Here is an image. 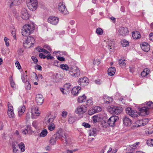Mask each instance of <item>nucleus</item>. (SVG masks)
Returning a JSON list of instances; mask_svg holds the SVG:
<instances>
[{"label": "nucleus", "instance_id": "64", "mask_svg": "<svg viewBox=\"0 0 153 153\" xmlns=\"http://www.w3.org/2000/svg\"><path fill=\"white\" fill-rule=\"evenodd\" d=\"M129 146L132 149H134L136 148V145L134 144L130 145Z\"/></svg>", "mask_w": 153, "mask_h": 153}, {"label": "nucleus", "instance_id": "51", "mask_svg": "<svg viewBox=\"0 0 153 153\" xmlns=\"http://www.w3.org/2000/svg\"><path fill=\"white\" fill-rule=\"evenodd\" d=\"M60 90L61 92L64 94H67L69 92L67 90L65 89V88H61L60 89Z\"/></svg>", "mask_w": 153, "mask_h": 153}, {"label": "nucleus", "instance_id": "25", "mask_svg": "<svg viewBox=\"0 0 153 153\" xmlns=\"http://www.w3.org/2000/svg\"><path fill=\"white\" fill-rule=\"evenodd\" d=\"M81 87H74L72 90L71 93L73 95H76L78 94L79 91Z\"/></svg>", "mask_w": 153, "mask_h": 153}, {"label": "nucleus", "instance_id": "46", "mask_svg": "<svg viewBox=\"0 0 153 153\" xmlns=\"http://www.w3.org/2000/svg\"><path fill=\"white\" fill-rule=\"evenodd\" d=\"M75 118L73 117H70L68 120V122L70 124H73L75 121Z\"/></svg>", "mask_w": 153, "mask_h": 153}, {"label": "nucleus", "instance_id": "57", "mask_svg": "<svg viewBox=\"0 0 153 153\" xmlns=\"http://www.w3.org/2000/svg\"><path fill=\"white\" fill-rule=\"evenodd\" d=\"M16 66L19 69H20L21 68V66L19 62L17 61L15 63Z\"/></svg>", "mask_w": 153, "mask_h": 153}, {"label": "nucleus", "instance_id": "17", "mask_svg": "<svg viewBox=\"0 0 153 153\" xmlns=\"http://www.w3.org/2000/svg\"><path fill=\"white\" fill-rule=\"evenodd\" d=\"M118 32L120 35L125 36L128 33V31L127 27H121L119 29Z\"/></svg>", "mask_w": 153, "mask_h": 153}, {"label": "nucleus", "instance_id": "44", "mask_svg": "<svg viewBox=\"0 0 153 153\" xmlns=\"http://www.w3.org/2000/svg\"><path fill=\"white\" fill-rule=\"evenodd\" d=\"M96 32L98 34L100 35H102L103 33V30L100 27H98L97 28L96 30Z\"/></svg>", "mask_w": 153, "mask_h": 153}, {"label": "nucleus", "instance_id": "49", "mask_svg": "<svg viewBox=\"0 0 153 153\" xmlns=\"http://www.w3.org/2000/svg\"><path fill=\"white\" fill-rule=\"evenodd\" d=\"M65 139L67 144L68 145L71 144L73 142V140H71L70 138H68L67 139V138H66V139Z\"/></svg>", "mask_w": 153, "mask_h": 153}, {"label": "nucleus", "instance_id": "31", "mask_svg": "<svg viewBox=\"0 0 153 153\" xmlns=\"http://www.w3.org/2000/svg\"><path fill=\"white\" fill-rule=\"evenodd\" d=\"M149 72V70L147 68L145 69L142 72L141 75L142 76H147Z\"/></svg>", "mask_w": 153, "mask_h": 153}, {"label": "nucleus", "instance_id": "56", "mask_svg": "<svg viewBox=\"0 0 153 153\" xmlns=\"http://www.w3.org/2000/svg\"><path fill=\"white\" fill-rule=\"evenodd\" d=\"M98 119V116L95 115L93 117V120L94 122H96Z\"/></svg>", "mask_w": 153, "mask_h": 153}, {"label": "nucleus", "instance_id": "12", "mask_svg": "<svg viewBox=\"0 0 153 153\" xmlns=\"http://www.w3.org/2000/svg\"><path fill=\"white\" fill-rule=\"evenodd\" d=\"M118 120V118L117 117L112 116L108 120L107 123L110 126H113L115 122Z\"/></svg>", "mask_w": 153, "mask_h": 153}, {"label": "nucleus", "instance_id": "36", "mask_svg": "<svg viewBox=\"0 0 153 153\" xmlns=\"http://www.w3.org/2000/svg\"><path fill=\"white\" fill-rule=\"evenodd\" d=\"M121 44L123 47H126L128 46L129 44L128 42L126 40L124 39L121 41Z\"/></svg>", "mask_w": 153, "mask_h": 153}, {"label": "nucleus", "instance_id": "59", "mask_svg": "<svg viewBox=\"0 0 153 153\" xmlns=\"http://www.w3.org/2000/svg\"><path fill=\"white\" fill-rule=\"evenodd\" d=\"M57 59L61 61H64L65 60V58L63 57L58 56L57 57Z\"/></svg>", "mask_w": 153, "mask_h": 153}, {"label": "nucleus", "instance_id": "9", "mask_svg": "<svg viewBox=\"0 0 153 153\" xmlns=\"http://www.w3.org/2000/svg\"><path fill=\"white\" fill-rule=\"evenodd\" d=\"M33 118H36L40 114V113L39 111L38 108L35 106H33L31 108V112Z\"/></svg>", "mask_w": 153, "mask_h": 153}, {"label": "nucleus", "instance_id": "10", "mask_svg": "<svg viewBox=\"0 0 153 153\" xmlns=\"http://www.w3.org/2000/svg\"><path fill=\"white\" fill-rule=\"evenodd\" d=\"M87 110V108L85 105H81L76 108V113L81 114L86 112Z\"/></svg>", "mask_w": 153, "mask_h": 153}, {"label": "nucleus", "instance_id": "15", "mask_svg": "<svg viewBox=\"0 0 153 153\" xmlns=\"http://www.w3.org/2000/svg\"><path fill=\"white\" fill-rule=\"evenodd\" d=\"M36 101L38 105H41L44 102V98L43 96L40 94L36 95Z\"/></svg>", "mask_w": 153, "mask_h": 153}, {"label": "nucleus", "instance_id": "39", "mask_svg": "<svg viewBox=\"0 0 153 153\" xmlns=\"http://www.w3.org/2000/svg\"><path fill=\"white\" fill-rule=\"evenodd\" d=\"M48 134L47 130L46 129L43 130L40 134L41 137H44L46 136Z\"/></svg>", "mask_w": 153, "mask_h": 153}, {"label": "nucleus", "instance_id": "40", "mask_svg": "<svg viewBox=\"0 0 153 153\" xmlns=\"http://www.w3.org/2000/svg\"><path fill=\"white\" fill-rule=\"evenodd\" d=\"M25 86L26 89L27 90H30L31 88V85L27 79L26 82H25Z\"/></svg>", "mask_w": 153, "mask_h": 153}, {"label": "nucleus", "instance_id": "43", "mask_svg": "<svg viewBox=\"0 0 153 153\" xmlns=\"http://www.w3.org/2000/svg\"><path fill=\"white\" fill-rule=\"evenodd\" d=\"M56 137H53L51 138L49 142L51 145H54L56 143Z\"/></svg>", "mask_w": 153, "mask_h": 153}, {"label": "nucleus", "instance_id": "27", "mask_svg": "<svg viewBox=\"0 0 153 153\" xmlns=\"http://www.w3.org/2000/svg\"><path fill=\"white\" fill-rule=\"evenodd\" d=\"M132 36L134 39H137L140 38V35L139 32L135 31L132 33Z\"/></svg>", "mask_w": 153, "mask_h": 153}, {"label": "nucleus", "instance_id": "3", "mask_svg": "<svg viewBox=\"0 0 153 153\" xmlns=\"http://www.w3.org/2000/svg\"><path fill=\"white\" fill-rule=\"evenodd\" d=\"M68 74L69 75L72 76L76 77L79 75L80 72L79 68H77L71 67H69Z\"/></svg>", "mask_w": 153, "mask_h": 153}, {"label": "nucleus", "instance_id": "4", "mask_svg": "<svg viewBox=\"0 0 153 153\" xmlns=\"http://www.w3.org/2000/svg\"><path fill=\"white\" fill-rule=\"evenodd\" d=\"M38 2L37 0H27V6L31 10H35L37 8Z\"/></svg>", "mask_w": 153, "mask_h": 153}, {"label": "nucleus", "instance_id": "30", "mask_svg": "<svg viewBox=\"0 0 153 153\" xmlns=\"http://www.w3.org/2000/svg\"><path fill=\"white\" fill-rule=\"evenodd\" d=\"M55 128V126L54 123H51L49 124L48 127V130L51 131H53Z\"/></svg>", "mask_w": 153, "mask_h": 153}, {"label": "nucleus", "instance_id": "24", "mask_svg": "<svg viewBox=\"0 0 153 153\" xmlns=\"http://www.w3.org/2000/svg\"><path fill=\"white\" fill-rule=\"evenodd\" d=\"M56 137L59 138H61L62 137H64L65 139H66V137L65 135V133L63 131H59L56 134Z\"/></svg>", "mask_w": 153, "mask_h": 153}, {"label": "nucleus", "instance_id": "28", "mask_svg": "<svg viewBox=\"0 0 153 153\" xmlns=\"http://www.w3.org/2000/svg\"><path fill=\"white\" fill-rule=\"evenodd\" d=\"M141 120H137L136 121L134 125L132 127V128H135L137 127L140 126H143L142 124Z\"/></svg>", "mask_w": 153, "mask_h": 153}, {"label": "nucleus", "instance_id": "58", "mask_svg": "<svg viewBox=\"0 0 153 153\" xmlns=\"http://www.w3.org/2000/svg\"><path fill=\"white\" fill-rule=\"evenodd\" d=\"M48 55L47 56H46V58H47V59H54V58L50 55V54H48Z\"/></svg>", "mask_w": 153, "mask_h": 153}, {"label": "nucleus", "instance_id": "21", "mask_svg": "<svg viewBox=\"0 0 153 153\" xmlns=\"http://www.w3.org/2000/svg\"><path fill=\"white\" fill-rule=\"evenodd\" d=\"M141 46L142 49L144 51L148 52L150 49L149 45L146 43H142Z\"/></svg>", "mask_w": 153, "mask_h": 153}, {"label": "nucleus", "instance_id": "50", "mask_svg": "<svg viewBox=\"0 0 153 153\" xmlns=\"http://www.w3.org/2000/svg\"><path fill=\"white\" fill-rule=\"evenodd\" d=\"M95 112H98L102 110V108L99 106H96L94 108Z\"/></svg>", "mask_w": 153, "mask_h": 153}, {"label": "nucleus", "instance_id": "33", "mask_svg": "<svg viewBox=\"0 0 153 153\" xmlns=\"http://www.w3.org/2000/svg\"><path fill=\"white\" fill-rule=\"evenodd\" d=\"M106 44L108 45V48L109 49H111V47H113L114 45V42L113 41H108L107 42Z\"/></svg>", "mask_w": 153, "mask_h": 153}, {"label": "nucleus", "instance_id": "14", "mask_svg": "<svg viewBox=\"0 0 153 153\" xmlns=\"http://www.w3.org/2000/svg\"><path fill=\"white\" fill-rule=\"evenodd\" d=\"M7 114L9 117L10 118L14 117L15 114L13 112V107L10 104H8Z\"/></svg>", "mask_w": 153, "mask_h": 153}, {"label": "nucleus", "instance_id": "7", "mask_svg": "<svg viewBox=\"0 0 153 153\" xmlns=\"http://www.w3.org/2000/svg\"><path fill=\"white\" fill-rule=\"evenodd\" d=\"M58 8L59 11L62 13L66 15L68 13L66 8L63 2H60L58 5Z\"/></svg>", "mask_w": 153, "mask_h": 153}, {"label": "nucleus", "instance_id": "1", "mask_svg": "<svg viewBox=\"0 0 153 153\" xmlns=\"http://www.w3.org/2000/svg\"><path fill=\"white\" fill-rule=\"evenodd\" d=\"M35 29V26L33 24H26L22 27L21 34L24 37L29 36Z\"/></svg>", "mask_w": 153, "mask_h": 153}, {"label": "nucleus", "instance_id": "42", "mask_svg": "<svg viewBox=\"0 0 153 153\" xmlns=\"http://www.w3.org/2000/svg\"><path fill=\"white\" fill-rule=\"evenodd\" d=\"M148 108L149 109H153V102H152L149 101L146 103Z\"/></svg>", "mask_w": 153, "mask_h": 153}, {"label": "nucleus", "instance_id": "32", "mask_svg": "<svg viewBox=\"0 0 153 153\" xmlns=\"http://www.w3.org/2000/svg\"><path fill=\"white\" fill-rule=\"evenodd\" d=\"M124 59H120L119 60V63L120 66L123 68H125L126 66V63Z\"/></svg>", "mask_w": 153, "mask_h": 153}, {"label": "nucleus", "instance_id": "52", "mask_svg": "<svg viewBox=\"0 0 153 153\" xmlns=\"http://www.w3.org/2000/svg\"><path fill=\"white\" fill-rule=\"evenodd\" d=\"M27 75H24L23 74L21 76V78L22 80V81L24 82H26V79L27 80Z\"/></svg>", "mask_w": 153, "mask_h": 153}, {"label": "nucleus", "instance_id": "5", "mask_svg": "<svg viewBox=\"0 0 153 153\" xmlns=\"http://www.w3.org/2000/svg\"><path fill=\"white\" fill-rule=\"evenodd\" d=\"M35 42L33 38L31 36L28 37L24 43V46L27 48H30L32 46Z\"/></svg>", "mask_w": 153, "mask_h": 153}, {"label": "nucleus", "instance_id": "53", "mask_svg": "<svg viewBox=\"0 0 153 153\" xmlns=\"http://www.w3.org/2000/svg\"><path fill=\"white\" fill-rule=\"evenodd\" d=\"M95 111L94 109H91L88 111V114L90 115H91L95 113Z\"/></svg>", "mask_w": 153, "mask_h": 153}, {"label": "nucleus", "instance_id": "26", "mask_svg": "<svg viewBox=\"0 0 153 153\" xmlns=\"http://www.w3.org/2000/svg\"><path fill=\"white\" fill-rule=\"evenodd\" d=\"M31 131L30 126L29 125H27L25 129L22 130V133L24 134H26L27 133H30Z\"/></svg>", "mask_w": 153, "mask_h": 153}, {"label": "nucleus", "instance_id": "34", "mask_svg": "<svg viewBox=\"0 0 153 153\" xmlns=\"http://www.w3.org/2000/svg\"><path fill=\"white\" fill-rule=\"evenodd\" d=\"M60 68L63 70L65 71H68L69 68L67 64H61L60 65Z\"/></svg>", "mask_w": 153, "mask_h": 153}, {"label": "nucleus", "instance_id": "11", "mask_svg": "<svg viewBox=\"0 0 153 153\" xmlns=\"http://www.w3.org/2000/svg\"><path fill=\"white\" fill-rule=\"evenodd\" d=\"M78 82L81 86H86L88 84L89 80L86 77L81 78L79 79Z\"/></svg>", "mask_w": 153, "mask_h": 153}, {"label": "nucleus", "instance_id": "37", "mask_svg": "<svg viewBox=\"0 0 153 153\" xmlns=\"http://www.w3.org/2000/svg\"><path fill=\"white\" fill-rule=\"evenodd\" d=\"M19 148L21 150L22 152H24L25 150V145L22 142H21L19 144H18Z\"/></svg>", "mask_w": 153, "mask_h": 153}, {"label": "nucleus", "instance_id": "38", "mask_svg": "<svg viewBox=\"0 0 153 153\" xmlns=\"http://www.w3.org/2000/svg\"><path fill=\"white\" fill-rule=\"evenodd\" d=\"M18 143L16 142H14L13 144V152H15L16 150V152H18L20 151V150L18 148Z\"/></svg>", "mask_w": 153, "mask_h": 153}, {"label": "nucleus", "instance_id": "61", "mask_svg": "<svg viewBox=\"0 0 153 153\" xmlns=\"http://www.w3.org/2000/svg\"><path fill=\"white\" fill-rule=\"evenodd\" d=\"M11 33L12 34L13 36L14 37V39H16V31L15 30H14L12 31Z\"/></svg>", "mask_w": 153, "mask_h": 153}, {"label": "nucleus", "instance_id": "45", "mask_svg": "<svg viewBox=\"0 0 153 153\" xmlns=\"http://www.w3.org/2000/svg\"><path fill=\"white\" fill-rule=\"evenodd\" d=\"M146 143L149 146H153V139H149L147 140Z\"/></svg>", "mask_w": 153, "mask_h": 153}, {"label": "nucleus", "instance_id": "18", "mask_svg": "<svg viewBox=\"0 0 153 153\" xmlns=\"http://www.w3.org/2000/svg\"><path fill=\"white\" fill-rule=\"evenodd\" d=\"M139 115L143 114L144 115H147L148 114L149 110V108L146 107H143L139 108Z\"/></svg>", "mask_w": 153, "mask_h": 153}, {"label": "nucleus", "instance_id": "47", "mask_svg": "<svg viewBox=\"0 0 153 153\" xmlns=\"http://www.w3.org/2000/svg\"><path fill=\"white\" fill-rule=\"evenodd\" d=\"M71 85L69 83H67L65 85L64 88H65L69 92L70 90L71 89Z\"/></svg>", "mask_w": 153, "mask_h": 153}, {"label": "nucleus", "instance_id": "19", "mask_svg": "<svg viewBox=\"0 0 153 153\" xmlns=\"http://www.w3.org/2000/svg\"><path fill=\"white\" fill-rule=\"evenodd\" d=\"M124 125L126 126H129L132 123L131 120L128 117H125L123 119Z\"/></svg>", "mask_w": 153, "mask_h": 153}, {"label": "nucleus", "instance_id": "2", "mask_svg": "<svg viewBox=\"0 0 153 153\" xmlns=\"http://www.w3.org/2000/svg\"><path fill=\"white\" fill-rule=\"evenodd\" d=\"M108 110L111 114L118 115L122 112L123 108L120 106H110L108 107Z\"/></svg>", "mask_w": 153, "mask_h": 153}, {"label": "nucleus", "instance_id": "20", "mask_svg": "<svg viewBox=\"0 0 153 153\" xmlns=\"http://www.w3.org/2000/svg\"><path fill=\"white\" fill-rule=\"evenodd\" d=\"M25 107L24 105H21L19 107L18 111L19 116H21L23 114L25 111Z\"/></svg>", "mask_w": 153, "mask_h": 153}, {"label": "nucleus", "instance_id": "41", "mask_svg": "<svg viewBox=\"0 0 153 153\" xmlns=\"http://www.w3.org/2000/svg\"><path fill=\"white\" fill-rule=\"evenodd\" d=\"M54 118V117L53 116H49V117L48 119L47 122L49 124L52 123L53 122Z\"/></svg>", "mask_w": 153, "mask_h": 153}, {"label": "nucleus", "instance_id": "6", "mask_svg": "<svg viewBox=\"0 0 153 153\" xmlns=\"http://www.w3.org/2000/svg\"><path fill=\"white\" fill-rule=\"evenodd\" d=\"M126 111L127 114L132 117H137L139 115V112L133 110L131 108L127 107L126 108Z\"/></svg>", "mask_w": 153, "mask_h": 153}, {"label": "nucleus", "instance_id": "55", "mask_svg": "<svg viewBox=\"0 0 153 153\" xmlns=\"http://www.w3.org/2000/svg\"><path fill=\"white\" fill-rule=\"evenodd\" d=\"M4 41L5 42V45L7 46H9V42L8 41V39L7 37H5L4 38Z\"/></svg>", "mask_w": 153, "mask_h": 153}, {"label": "nucleus", "instance_id": "62", "mask_svg": "<svg viewBox=\"0 0 153 153\" xmlns=\"http://www.w3.org/2000/svg\"><path fill=\"white\" fill-rule=\"evenodd\" d=\"M39 56L41 58H43V59H45L46 57V56H45V55H44L42 53H41L39 54Z\"/></svg>", "mask_w": 153, "mask_h": 153}, {"label": "nucleus", "instance_id": "60", "mask_svg": "<svg viewBox=\"0 0 153 153\" xmlns=\"http://www.w3.org/2000/svg\"><path fill=\"white\" fill-rule=\"evenodd\" d=\"M82 125L86 128H89L90 127V125L88 123H82Z\"/></svg>", "mask_w": 153, "mask_h": 153}, {"label": "nucleus", "instance_id": "29", "mask_svg": "<svg viewBox=\"0 0 153 153\" xmlns=\"http://www.w3.org/2000/svg\"><path fill=\"white\" fill-rule=\"evenodd\" d=\"M86 100V97L84 94L82 96H79L77 99L78 102L79 103H82L85 101Z\"/></svg>", "mask_w": 153, "mask_h": 153}, {"label": "nucleus", "instance_id": "23", "mask_svg": "<svg viewBox=\"0 0 153 153\" xmlns=\"http://www.w3.org/2000/svg\"><path fill=\"white\" fill-rule=\"evenodd\" d=\"M104 102L106 103H109L113 101V98L111 97L104 95L103 98Z\"/></svg>", "mask_w": 153, "mask_h": 153}, {"label": "nucleus", "instance_id": "63", "mask_svg": "<svg viewBox=\"0 0 153 153\" xmlns=\"http://www.w3.org/2000/svg\"><path fill=\"white\" fill-rule=\"evenodd\" d=\"M67 112L66 111H64L62 113V116L63 117H65L67 114Z\"/></svg>", "mask_w": 153, "mask_h": 153}, {"label": "nucleus", "instance_id": "54", "mask_svg": "<svg viewBox=\"0 0 153 153\" xmlns=\"http://www.w3.org/2000/svg\"><path fill=\"white\" fill-rule=\"evenodd\" d=\"M100 63V60L97 59H94L93 61V64L94 65H97Z\"/></svg>", "mask_w": 153, "mask_h": 153}, {"label": "nucleus", "instance_id": "48", "mask_svg": "<svg viewBox=\"0 0 153 153\" xmlns=\"http://www.w3.org/2000/svg\"><path fill=\"white\" fill-rule=\"evenodd\" d=\"M141 121H142V124H143V126H144L147 124L148 123L149 120L148 119H145Z\"/></svg>", "mask_w": 153, "mask_h": 153}, {"label": "nucleus", "instance_id": "13", "mask_svg": "<svg viewBox=\"0 0 153 153\" xmlns=\"http://www.w3.org/2000/svg\"><path fill=\"white\" fill-rule=\"evenodd\" d=\"M89 136L88 137L89 140L92 141L94 139V137L97 135L96 131L95 129H91L89 131Z\"/></svg>", "mask_w": 153, "mask_h": 153}, {"label": "nucleus", "instance_id": "8", "mask_svg": "<svg viewBox=\"0 0 153 153\" xmlns=\"http://www.w3.org/2000/svg\"><path fill=\"white\" fill-rule=\"evenodd\" d=\"M59 21V18L54 16H50L48 19V22L53 25H57Z\"/></svg>", "mask_w": 153, "mask_h": 153}, {"label": "nucleus", "instance_id": "35", "mask_svg": "<svg viewBox=\"0 0 153 153\" xmlns=\"http://www.w3.org/2000/svg\"><path fill=\"white\" fill-rule=\"evenodd\" d=\"M112 150V149L108 146H105L103 153H108Z\"/></svg>", "mask_w": 153, "mask_h": 153}, {"label": "nucleus", "instance_id": "16", "mask_svg": "<svg viewBox=\"0 0 153 153\" xmlns=\"http://www.w3.org/2000/svg\"><path fill=\"white\" fill-rule=\"evenodd\" d=\"M21 16L22 18L25 20H27L29 19V15L27 11L25 9H23L21 11Z\"/></svg>", "mask_w": 153, "mask_h": 153}, {"label": "nucleus", "instance_id": "22", "mask_svg": "<svg viewBox=\"0 0 153 153\" xmlns=\"http://www.w3.org/2000/svg\"><path fill=\"white\" fill-rule=\"evenodd\" d=\"M116 71L114 67H111L108 68V73L109 76H112L114 74Z\"/></svg>", "mask_w": 153, "mask_h": 153}]
</instances>
